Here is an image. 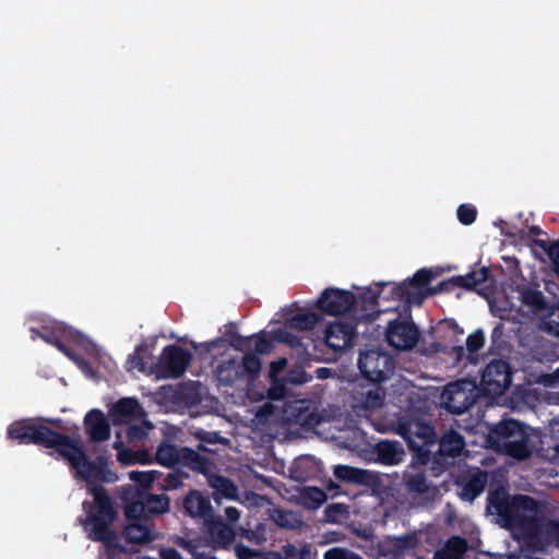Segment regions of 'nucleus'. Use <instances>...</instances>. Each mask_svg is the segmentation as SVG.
I'll return each mask as SVG.
<instances>
[{
    "label": "nucleus",
    "mask_w": 559,
    "mask_h": 559,
    "mask_svg": "<svg viewBox=\"0 0 559 559\" xmlns=\"http://www.w3.org/2000/svg\"><path fill=\"white\" fill-rule=\"evenodd\" d=\"M170 510V498L163 491L162 493L148 492L140 493L135 500L126 506V516L128 520H148L153 516L162 515Z\"/></svg>",
    "instance_id": "8"
},
{
    "label": "nucleus",
    "mask_w": 559,
    "mask_h": 559,
    "mask_svg": "<svg viewBox=\"0 0 559 559\" xmlns=\"http://www.w3.org/2000/svg\"><path fill=\"white\" fill-rule=\"evenodd\" d=\"M442 400L445 408L455 415L465 413L474 404V399L457 382L447 385Z\"/></svg>",
    "instance_id": "22"
},
{
    "label": "nucleus",
    "mask_w": 559,
    "mask_h": 559,
    "mask_svg": "<svg viewBox=\"0 0 559 559\" xmlns=\"http://www.w3.org/2000/svg\"><path fill=\"white\" fill-rule=\"evenodd\" d=\"M224 340L222 337H217L213 341L202 343L200 345H193V347L199 350V354H207L217 348Z\"/></svg>",
    "instance_id": "57"
},
{
    "label": "nucleus",
    "mask_w": 559,
    "mask_h": 559,
    "mask_svg": "<svg viewBox=\"0 0 559 559\" xmlns=\"http://www.w3.org/2000/svg\"><path fill=\"white\" fill-rule=\"evenodd\" d=\"M190 475L180 467L168 468L167 472L156 471V489L160 491L177 490Z\"/></svg>",
    "instance_id": "25"
},
{
    "label": "nucleus",
    "mask_w": 559,
    "mask_h": 559,
    "mask_svg": "<svg viewBox=\"0 0 559 559\" xmlns=\"http://www.w3.org/2000/svg\"><path fill=\"white\" fill-rule=\"evenodd\" d=\"M175 401L187 407L197 406L201 403L202 397L200 393L199 382H185L177 386L175 394Z\"/></svg>",
    "instance_id": "28"
},
{
    "label": "nucleus",
    "mask_w": 559,
    "mask_h": 559,
    "mask_svg": "<svg viewBox=\"0 0 559 559\" xmlns=\"http://www.w3.org/2000/svg\"><path fill=\"white\" fill-rule=\"evenodd\" d=\"M114 449L119 450L117 460L124 465L134 463V452L130 449H122L121 441H115Z\"/></svg>",
    "instance_id": "51"
},
{
    "label": "nucleus",
    "mask_w": 559,
    "mask_h": 559,
    "mask_svg": "<svg viewBox=\"0 0 559 559\" xmlns=\"http://www.w3.org/2000/svg\"><path fill=\"white\" fill-rule=\"evenodd\" d=\"M225 516L228 522L235 523L240 518V511L235 507H227L225 509Z\"/></svg>",
    "instance_id": "62"
},
{
    "label": "nucleus",
    "mask_w": 559,
    "mask_h": 559,
    "mask_svg": "<svg viewBox=\"0 0 559 559\" xmlns=\"http://www.w3.org/2000/svg\"><path fill=\"white\" fill-rule=\"evenodd\" d=\"M417 545V538L413 534L402 536H388L377 544V554L386 559H399L406 551L414 549Z\"/></svg>",
    "instance_id": "19"
},
{
    "label": "nucleus",
    "mask_w": 559,
    "mask_h": 559,
    "mask_svg": "<svg viewBox=\"0 0 559 559\" xmlns=\"http://www.w3.org/2000/svg\"><path fill=\"white\" fill-rule=\"evenodd\" d=\"M254 354H267L273 348V343L264 335L254 334Z\"/></svg>",
    "instance_id": "53"
},
{
    "label": "nucleus",
    "mask_w": 559,
    "mask_h": 559,
    "mask_svg": "<svg viewBox=\"0 0 559 559\" xmlns=\"http://www.w3.org/2000/svg\"><path fill=\"white\" fill-rule=\"evenodd\" d=\"M191 353L178 345H167L163 348L156 364V373L162 378H179L191 362Z\"/></svg>",
    "instance_id": "11"
},
{
    "label": "nucleus",
    "mask_w": 559,
    "mask_h": 559,
    "mask_svg": "<svg viewBox=\"0 0 559 559\" xmlns=\"http://www.w3.org/2000/svg\"><path fill=\"white\" fill-rule=\"evenodd\" d=\"M209 485L214 489L215 493L231 499L237 495V486L229 478L222 475L211 473L206 476Z\"/></svg>",
    "instance_id": "38"
},
{
    "label": "nucleus",
    "mask_w": 559,
    "mask_h": 559,
    "mask_svg": "<svg viewBox=\"0 0 559 559\" xmlns=\"http://www.w3.org/2000/svg\"><path fill=\"white\" fill-rule=\"evenodd\" d=\"M146 358H150L147 355V347L145 344H140L135 347L134 353L130 356V362L133 367L138 368L139 371H145L147 361Z\"/></svg>",
    "instance_id": "46"
},
{
    "label": "nucleus",
    "mask_w": 559,
    "mask_h": 559,
    "mask_svg": "<svg viewBox=\"0 0 559 559\" xmlns=\"http://www.w3.org/2000/svg\"><path fill=\"white\" fill-rule=\"evenodd\" d=\"M457 219L463 225H471L476 221L477 211L475 206L469 204H461L456 211Z\"/></svg>",
    "instance_id": "47"
},
{
    "label": "nucleus",
    "mask_w": 559,
    "mask_h": 559,
    "mask_svg": "<svg viewBox=\"0 0 559 559\" xmlns=\"http://www.w3.org/2000/svg\"><path fill=\"white\" fill-rule=\"evenodd\" d=\"M127 433L131 440L140 439L144 436L143 429L138 425L130 426L127 430Z\"/></svg>",
    "instance_id": "63"
},
{
    "label": "nucleus",
    "mask_w": 559,
    "mask_h": 559,
    "mask_svg": "<svg viewBox=\"0 0 559 559\" xmlns=\"http://www.w3.org/2000/svg\"><path fill=\"white\" fill-rule=\"evenodd\" d=\"M178 511L191 519H202L206 522L214 515L210 497L198 489H189L181 498L176 500Z\"/></svg>",
    "instance_id": "15"
},
{
    "label": "nucleus",
    "mask_w": 559,
    "mask_h": 559,
    "mask_svg": "<svg viewBox=\"0 0 559 559\" xmlns=\"http://www.w3.org/2000/svg\"><path fill=\"white\" fill-rule=\"evenodd\" d=\"M298 499L305 508L317 510L326 501L328 496L321 488L306 486L299 490Z\"/></svg>",
    "instance_id": "33"
},
{
    "label": "nucleus",
    "mask_w": 559,
    "mask_h": 559,
    "mask_svg": "<svg viewBox=\"0 0 559 559\" xmlns=\"http://www.w3.org/2000/svg\"><path fill=\"white\" fill-rule=\"evenodd\" d=\"M487 484V474L478 471L472 474L462 485L460 498L463 501L473 502L485 489Z\"/></svg>",
    "instance_id": "26"
},
{
    "label": "nucleus",
    "mask_w": 559,
    "mask_h": 559,
    "mask_svg": "<svg viewBox=\"0 0 559 559\" xmlns=\"http://www.w3.org/2000/svg\"><path fill=\"white\" fill-rule=\"evenodd\" d=\"M32 332L35 333L39 338H41L47 344L56 347L60 353H62L68 358L74 360L75 356L73 350L66 344V340L72 341L76 344H81L83 342V334L79 331L72 330L66 325H57L53 329H44L43 331H38L32 329Z\"/></svg>",
    "instance_id": "16"
},
{
    "label": "nucleus",
    "mask_w": 559,
    "mask_h": 559,
    "mask_svg": "<svg viewBox=\"0 0 559 559\" xmlns=\"http://www.w3.org/2000/svg\"><path fill=\"white\" fill-rule=\"evenodd\" d=\"M334 476L345 483L362 485L367 481L368 472L348 465H337L334 468Z\"/></svg>",
    "instance_id": "36"
},
{
    "label": "nucleus",
    "mask_w": 559,
    "mask_h": 559,
    "mask_svg": "<svg viewBox=\"0 0 559 559\" xmlns=\"http://www.w3.org/2000/svg\"><path fill=\"white\" fill-rule=\"evenodd\" d=\"M273 521L283 528L295 530L300 527L302 521L300 516L294 511L275 510Z\"/></svg>",
    "instance_id": "40"
},
{
    "label": "nucleus",
    "mask_w": 559,
    "mask_h": 559,
    "mask_svg": "<svg viewBox=\"0 0 559 559\" xmlns=\"http://www.w3.org/2000/svg\"><path fill=\"white\" fill-rule=\"evenodd\" d=\"M84 428L93 442H103L110 438L109 423L100 409L94 408L86 413Z\"/></svg>",
    "instance_id": "24"
},
{
    "label": "nucleus",
    "mask_w": 559,
    "mask_h": 559,
    "mask_svg": "<svg viewBox=\"0 0 559 559\" xmlns=\"http://www.w3.org/2000/svg\"><path fill=\"white\" fill-rule=\"evenodd\" d=\"M277 340L290 346H295L300 342L298 336L288 331H278Z\"/></svg>",
    "instance_id": "59"
},
{
    "label": "nucleus",
    "mask_w": 559,
    "mask_h": 559,
    "mask_svg": "<svg viewBox=\"0 0 559 559\" xmlns=\"http://www.w3.org/2000/svg\"><path fill=\"white\" fill-rule=\"evenodd\" d=\"M539 502L527 495L511 496L500 486L490 490L487 496L486 510L497 518V523L507 530H519L524 533L526 522L537 514Z\"/></svg>",
    "instance_id": "4"
},
{
    "label": "nucleus",
    "mask_w": 559,
    "mask_h": 559,
    "mask_svg": "<svg viewBox=\"0 0 559 559\" xmlns=\"http://www.w3.org/2000/svg\"><path fill=\"white\" fill-rule=\"evenodd\" d=\"M283 552L286 558H296L298 555L304 557V555L309 554V551L304 547L300 551L293 544H287L283 546Z\"/></svg>",
    "instance_id": "58"
},
{
    "label": "nucleus",
    "mask_w": 559,
    "mask_h": 559,
    "mask_svg": "<svg viewBox=\"0 0 559 559\" xmlns=\"http://www.w3.org/2000/svg\"><path fill=\"white\" fill-rule=\"evenodd\" d=\"M487 278V270L469 272L465 275L452 276L449 280L441 281L436 287L432 288L431 294L450 293L455 288L472 289L477 285L484 283Z\"/></svg>",
    "instance_id": "21"
},
{
    "label": "nucleus",
    "mask_w": 559,
    "mask_h": 559,
    "mask_svg": "<svg viewBox=\"0 0 559 559\" xmlns=\"http://www.w3.org/2000/svg\"><path fill=\"white\" fill-rule=\"evenodd\" d=\"M239 367L242 377L248 376L254 378L260 373L262 364L257 354L248 352L243 355L241 361H239Z\"/></svg>",
    "instance_id": "41"
},
{
    "label": "nucleus",
    "mask_w": 559,
    "mask_h": 559,
    "mask_svg": "<svg viewBox=\"0 0 559 559\" xmlns=\"http://www.w3.org/2000/svg\"><path fill=\"white\" fill-rule=\"evenodd\" d=\"M403 483L409 493L424 495L430 489L425 472L405 473Z\"/></svg>",
    "instance_id": "37"
},
{
    "label": "nucleus",
    "mask_w": 559,
    "mask_h": 559,
    "mask_svg": "<svg viewBox=\"0 0 559 559\" xmlns=\"http://www.w3.org/2000/svg\"><path fill=\"white\" fill-rule=\"evenodd\" d=\"M524 536L535 546L559 547V522L555 520L538 518L533 514L526 522Z\"/></svg>",
    "instance_id": "13"
},
{
    "label": "nucleus",
    "mask_w": 559,
    "mask_h": 559,
    "mask_svg": "<svg viewBox=\"0 0 559 559\" xmlns=\"http://www.w3.org/2000/svg\"><path fill=\"white\" fill-rule=\"evenodd\" d=\"M96 481L93 480L92 484L86 485L94 499L92 502H83L86 516L81 520V524L91 540L104 544L107 559H121L124 548L119 544L118 534L111 527L118 513L107 490Z\"/></svg>",
    "instance_id": "3"
},
{
    "label": "nucleus",
    "mask_w": 559,
    "mask_h": 559,
    "mask_svg": "<svg viewBox=\"0 0 559 559\" xmlns=\"http://www.w3.org/2000/svg\"><path fill=\"white\" fill-rule=\"evenodd\" d=\"M361 556L346 548L333 547L326 550L323 559H360Z\"/></svg>",
    "instance_id": "49"
},
{
    "label": "nucleus",
    "mask_w": 559,
    "mask_h": 559,
    "mask_svg": "<svg viewBox=\"0 0 559 559\" xmlns=\"http://www.w3.org/2000/svg\"><path fill=\"white\" fill-rule=\"evenodd\" d=\"M321 320V316L316 312H301L296 313L286 319V326L298 331L312 330Z\"/></svg>",
    "instance_id": "34"
},
{
    "label": "nucleus",
    "mask_w": 559,
    "mask_h": 559,
    "mask_svg": "<svg viewBox=\"0 0 559 559\" xmlns=\"http://www.w3.org/2000/svg\"><path fill=\"white\" fill-rule=\"evenodd\" d=\"M252 336H241L235 334L231 340V345L236 350L245 352L250 349Z\"/></svg>",
    "instance_id": "54"
},
{
    "label": "nucleus",
    "mask_w": 559,
    "mask_h": 559,
    "mask_svg": "<svg viewBox=\"0 0 559 559\" xmlns=\"http://www.w3.org/2000/svg\"><path fill=\"white\" fill-rule=\"evenodd\" d=\"M357 366L365 379L372 383H381L393 374L395 360L382 348H370L360 352Z\"/></svg>",
    "instance_id": "7"
},
{
    "label": "nucleus",
    "mask_w": 559,
    "mask_h": 559,
    "mask_svg": "<svg viewBox=\"0 0 559 559\" xmlns=\"http://www.w3.org/2000/svg\"><path fill=\"white\" fill-rule=\"evenodd\" d=\"M447 328L450 330L453 336L456 337L455 342L442 343L433 341L426 346L423 344L420 353L426 356L435 354H443L453 358L454 364H460L463 360L468 364L478 362V352L484 347L486 338L485 333L481 329L475 330L472 334L466 337V347L459 344V337L463 335L464 331L454 321L447 323Z\"/></svg>",
    "instance_id": "6"
},
{
    "label": "nucleus",
    "mask_w": 559,
    "mask_h": 559,
    "mask_svg": "<svg viewBox=\"0 0 559 559\" xmlns=\"http://www.w3.org/2000/svg\"><path fill=\"white\" fill-rule=\"evenodd\" d=\"M521 302L535 311L544 310L546 307L545 296L540 290L524 287L520 292Z\"/></svg>",
    "instance_id": "39"
},
{
    "label": "nucleus",
    "mask_w": 559,
    "mask_h": 559,
    "mask_svg": "<svg viewBox=\"0 0 559 559\" xmlns=\"http://www.w3.org/2000/svg\"><path fill=\"white\" fill-rule=\"evenodd\" d=\"M241 538L253 543L255 545H260L265 540V537L262 533H259L257 531L248 530V528H241L240 531Z\"/></svg>",
    "instance_id": "56"
},
{
    "label": "nucleus",
    "mask_w": 559,
    "mask_h": 559,
    "mask_svg": "<svg viewBox=\"0 0 559 559\" xmlns=\"http://www.w3.org/2000/svg\"><path fill=\"white\" fill-rule=\"evenodd\" d=\"M234 550L238 559H253L259 556L257 550H253L243 544H236Z\"/></svg>",
    "instance_id": "55"
},
{
    "label": "nucleus",
    "mask_w": 559,
    "mask_h": 559,
    "mask_svg": "<svg viewBox=\"0 0 559 559\" xmlns=\"http://www.w3.org/2000/svg\"><path fill=\"white\" fill-rule=\"evenodd\" d=\"M274 405L270 402H266L258 408L255 415L259 419H267L274 414Z\"/></svg>",
    "instance_id": "60"
},
{
    "label": "nucleus",
    "mask_w": 559,
    "mask_h": 559,
    "mask_svg": "<svg viewBox=\"0 0 559 559\" xmlns=\"http://www.w3.org/2000/svg\"><path fill=\"white\" fill-rule=\"evenodd\" d=\"M356 302V295L350 290L328 287L321 293L316 302V307L322 313L341 316L354 308Z\"/></svg>",
    "instance_id": "14"
},
{
    "label": "nucleus",
    "mask_w": 559,
    "mask_h": 559,
    "mask_svg": "<svg viewBox=\"0 0 559 559\" xmlns=\"http://www.w3.org/2000/svg\"><path fill=\"white\" fill-rule=\"evenodd\" d=\"M197 438L201 442L215 444L219 440V435H218V432L200 431V432H197Z\"/></svg>",
    "instance_id": "61"
},
{
    "label": "nucleus",
    "mask_w": 559,
    "mask_h": 559,
    "mask_svg": "<svg viewBox=\"0 0 559 559\" xmlns=\"http://www.w3.org/2000/svg\"><path fill=\"white\" fill-rule=\"evenodd\" d=\"M346 511V507L342 503L329 504L324 510V518L330 523H336L337 516Z\"/></svg>",
    "instance_id": "52"
},
{
    "label": "nucleus",
    "mask_w": 559,
    "mask_h": 559,
    "mask_svg": "<svg viewBox=\"0 0 559 559\" xmlns=\"http://www.w3.org/2000/svg\"><path fill=\"white\" fill-rule=\"evenodd\" d=\"M129 478L136 486V498L140 493L148 492L156 487V469L152 471H132L129 473Z\"/></svg>",
    "instance_id": "35"
},
{
    "label": "nucleus",
    "mask_w": 559,
    "mask_h": 559,
    "mask_svg": "<svg viewBox=\"0 0 559 559\" xmlns=\"http://www.w3.org/2000/svg\"><path fill=\"white\" fill-rule=\"evenodd\" d=\"M141 411V405L135 397L120 399L111 408L116 420L129 421L135 418Z\"/></svg>",
    "instance_id": "29"
},
{
    "label": "nucleus",
    "mask_w": 559,
    "mask_h": 559,
    "mask_svg": "<svg viewBox=\"0 0 559 559\" xmlns=\"http://www.w3.org/2000/svg\"><path fill=\"white\" fill-rule=\"evenodd\" d=\"M129 521L123 531L124 537L129 543L144 544L154 539L152 530L146 524L141 523V520Z\"/></svg>",
    "instance_id": "30"
},
{
    "label": "nucleus",
    "mask_w": 559,
    "mask_h": 559,
    "mask_svg": "<svg viewBox=\"0 0 559 559\" xmlns=\"http://www.w3.org/2000/svg\"><path fill=\"white\" fill-rule=\"evenodd\" d=\"M391 284L392 283H388V284L386 283H381V284H378V286H381V289H371V288L366 289L360 295V298H361L362 302L366 306L374 307L376 305H378L379 298L381 297V294L383 293L384 287L385 286H390L391 287Z\"/></svg>",
    "instance_id": "48"
},
{
    "label": "nucleus",
    "mask_w": 559,
    "mask_h": 559,
    "mask_svg": "<svg viewBox=\"0 0 559 559\" xmlns=\"http://www.w3.org/2000/svg\"><path fill=\"white\" fill-rule=\"evenodd\" d=\"M467 550V542L461 536L450 537L443 549L437 550L435 559H463Z\"/></svg>",
    "instance_id": "31"
},
{
    "label": "nucleus",
    "mask_w": 559,
    "mask_h": 559,
    "mask_svg": "<svg viewBox=\"0 0 559 559\" xmlns=\"http://www.w3.org/2000/svg\"><path fill=\"white\" fill-rule=\"evenodd\" d=\"M316 373L319 379H326L331 374V369L326 367H321L316 370Z\"/></svg>",
    "instance_id": "64"
},
{
    "label": "nucleus",
    "mask_w": 559,
    "mask_h": 559,
    "mask_svg": "<svg viewBox=\"0 0 559 559\" xmlns=\"http://www.w3.org/2000/svg\"><path fill=\"white\" fill-rule=\"evenodd\" d=\"M385 393L381 388L368 390L362 394L360 407L365 411L380 408L384 404Z\"/></svg>",
    "instance_id": "42"
},
{
    "label": "nucleus",
    "mask_w": 559,
    "mask_h": 559,
    "mask_svg": "<svg viewBox=\"0 0 559 559\" xmlns=\"http://www.w3.org/2000/svg\"><path fill=\"white\" fill-rule=\"evenodd\" d=\"M511 381L512 372L509 362L501 358H493L481 373L480 385L486 394L499 396L510 386Z\"/></svg>",
    "instance_id": "9"
},
{
    "label": "nucleus",
    "mask_w": 559,
    "mask_h": 559,
    "mask_svg": "<svg viewBox=\"0 0 559 559\" xmlns=\"http://www.w3.org/2000/svg\"><path fill=\"white\" fill-rule=\"evenodd\" d=\"M433 274L427 269H420L405 282L391 284V292L385 299H393L404 304L420 302V292L428 288Z\"/></svg>",
    "instance_id": "10"
},
{
    "label": "nucleus",
    "mask_w": 559,
    "mask_h": 559,
    "mask_svg": "<svg viewBox=\"0 0 559 559\" xmlns=\"http://www.w3.org/2000/svg\"><path fill=\"white\" fill-rule=\"evenodd\" d=\"M533 243L547 253L554 263L555 271L559 273V241L549 242L544 239H534Z\"/></svg>",
    "instance_id": "45"
},
{
    "label": "nucleus",
    "mask_w": 559,
    "mask_h": 559,
    "mask_svg": "<svg viewBox=\"0 0 559 559\" xmlns=\"http://www.w3.org/2000/svg\"><path fill=\"white\" fill-rule=\"evenodd\" d=\"M419 336V329L411 319L396 318L389 322L385 331L388 344L397 350L413 349Z\"/></svg>",
    "instance_id": "12"
},
{
    "label": "nucleus",
    "mask_w": 559,
    "mask_h": 559,
    "mask_svg": "<svg viewBox=\"0 0 559 559\" xmlns=\"http://www.w3.org/2000/svg\"><path fill=\"white\" fill-rule=\"evenodd\" d=\"M8 439L19 444H35L55 450L67 461L73 476L86 485L93 480L114 483L117 475L109 468L107 456L99 454L93 461L88 457L82 439L58 432L36 418H23L13 421L7 431Z\"/></svg>",
    "instance_id": "1"
},
{
    "label": "nucleus",
    "mask_w": 559,
    "mask_h": 559,
    "mask_svg": "<svg viewBox=\"0 0 559 559\" xmlns=\"http://www.w3.org/2000/svg\"><path fill=\"white\" fill-rule=\"evenodd\" d=\"M218 381L226 385H233L238 379L242 378L239 361L236 358H229L222 361L216 370Z\"/></svg>",
    "instance_id": "32"
},
{
    "label": "nucleus",
    "mask_w": 559,
    "mask_h": 559,
    "mask_svg": "<svg viewBox=\"0 0 559 559\" xmlns=\"http://www.w3.org/2000/svg\"><path fill=\"white\" fill-rule=\"evenodd\" d=\"M374 461L382 465L393 466L403 462L405 450L396 440H380L371 449Z\"/></svg>",
    "instance_id": "23"
},
{
    "label": "nucleus",
    "mask_w": 559,
    "mask_h": 559,
    "mask_svg": "<svg viewBox=\"0 0 559 559\" xmlns=\"http://www.w3.org/2000/svg\"><path fill=\"white\" fill-rule=\"evenodd\" d=\"M356 336V324L354 322L336 321L330 323L324 332L325 345L335 353L350 347Z\"/></svg>",
    "instance_id": "18"
},
{
    "label": "nucleus",
    "mask_w": 559,
    "mask_h": 559,
    "mask_svg": "<svg viewBox=\"0 0 559 559\" xmlns=\"http://www.w3.org/2000/svg\"><path fill=\"white\" fill-rule=\"evenodd\" d=\"M504 325L501 322H498L490 335V346H489V353L490 354H500L502 350L507 347V341L504 338Z\"/></svg>",
    "instance_id": "43"
},
{
    "label": "nucleus",
    "mask_w": 559,
    "mask_h": 559,
    "mask_svg": "<svg viewBox=\"0 0 559 559\" xmlns=\"http://www.w3.org/2000/svg\"><path fill=\"white\" fill-rule=\"evenodd\" d=\"M395 430L413 453L409 465L413 468L426 466L430 462V447L437 442L439 455L452 459L459 456L465 447L464 437L459 431L449 429L438 439L435 427L421 418L403 416L397 420Z\"/></svg>",
    "instance_id": "2"
},
{
    "label": "nucleus",
    "mask_w": 559,
    "mask_h": 559,
    "mask_svg": "<svg viewBox=\"0 0 559 559\" xmlns=\"http://www.w3.org/2000/svg\"><path fill=\"white\" fill-rule=\"evenodd\" d=\"M542 329L547 334L559 338V304L555 305L544 318Z\"/></svg>",
    "instance_id": "44"
},
{
    "label": "nucleus",
    "mask_w": 559,
    "mask_h": 559,
    "mask_svg": "<svg viewBox=\"0 0 559 559\" xmlns=\"http://www.w3.org/2000/svg\"><path fill=\"white\" fill-rule=\"evenodd\" d=\"M204 536L213 549H229L236 539L235 530L219 516H212L204 522Z\"/></svg>",
    "instance_id": "17"
},
{
    "label": "nucleus",
    "mask_w": 559,
    "mask_h": 559,
    "mask_svg": "<svg viewBox=\"0 0 559 559\" xmlns=\"http://www.w3.org/2000/svg\"><path fill=\"white\" fill-rule=\"evenodd\" d=\"M487 441L491 448L503 451L508 456L524 461L532 455L527 427L513 418H508L493 425Z\"/></svg>",
    "instance_id": "5"
},
{
    "label": "nucleus",
    "mask_w": 559,
    "mask_h": 559,
    "mask_svg": "<svg viewBox=\"0 0 559 559\" xmlns=\"http://www.w3.org/2000/svg\"><path fill=\"white\" fill-rule=\"evenodd\" d=\"M156 462L167 468L179 467L181 461V447L163 441L156 449Z\"/></svg>",
    "instance_id": "27"
},
{
    "label": "nucleus",
    "mask_w": 559,
    "mask_h": 559,
    "mask_svg": "<svg viewBox=\"0 0 559 559\" xmlns=\"http://www.w3.org/2000/svg\"><path fill=\"white\" fill-rule=\"evenodd\" d=\"M200 452H210V450L202 443L198 444L197 450L189 447H181L179 467L181 469L186 467L206 477L213 472L214 464L210 457L202 455Z\"/></svg>",
    "instance_id": "20"
},
{
    "label": "nucleus",
    "mask_w": 559,
    "mask_h": 559,
    "mask_svg": "<svg viewBox=\"0 0 559 559\" xmlns=\"http://www.w3.org/2000/svg\"><path fill=\"white\" fill-rule=\"evenodd\" d=\"M286 395V386L283 382L274 380L266 391V397L271 401H281Z\"/></svg>",
    "instance_id": "50"
}]
</instances>
